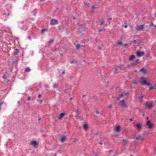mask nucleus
Listing matches in <instances>:
<instances>
[{"label": "nucleus", "mask_w": 156, "mask_h": 156, "mask_svg": "<svg viewBox=\"0 0 156 156\" xmlns=\"http://www.w3.org/2000/svg\"><path fill=\"white\" fill-rule=\"evenodd\" d=\"M85 96V95H83V97H84Z\"/></svg>", "instance_id": "obj_63"}, {"label": "nucleus", "mask_w": 156, "mask_h": 156, "mask_svg": "<svg viewBox=\"0 0 156 156\" xmlns=\"http://www.w3.org/2000/svg\"><path fill=\"white\" fill-rule=\"evenodd\" d=\"M104 21H103L101 23V25H103L104 24Z\"/></svg>", "instance_id": "obj_40"}, {"label": "nucleus", "mask_w": 156, "mask_h": 156, "mask_svg": "<svg viewBox=\"0 0 156 156\" xmlns=\"http://www.w3.org/2000/svg\"><path fill=\"white\" fill-rule=\"evenodd\" d=\"M137 63L135 61L134 62L131 63H130V66H135L137 64Z\"/></svg>", "instance_id": "obj_21"}, {"label": "nucleus", "mask_w": 156, "mask_h": 156, "mask_svg": "<svg viewBox=\"0 0 156 156\" xmlns=\"http://www.w3.org/2000/svg\"><path fill=\"white\" fill-rule=\"evenodd\" d=\"M96 8V7L94 6H92V9H94Z\"/></svg>", "instance_id": "obj_43"}, {"label": "nucleus", "mask_w": 156, "mask_h": 156, "mask_svg": "<svg viewBox=\"0 0 156 156\" xmlns=\"http://www.w3.org/2000/svg\"><path fill=\"white\" fill-rule=\"evenodd\" d=\"M76 17H73V19H76Z\"/></svg>", "instance_id": "obj_58"}, {"label": "nucleus", "mask_w": 156, "mask_h": 156, "mask_svg": "<svg viewBox=\"0 0 156 156\" xmlns=\"http://www.w3.org/2000/svg\"><path fill=\"white\" fill-rule=\"evenodd\" d=\"M58 23V21L57 20L54 19H52L50 21V24L51 25H55Z\"/></svg>", "instance_id": "obj_7"}, {"label": "nucleus", "mask_w": 156, "mask_h": 156, "mask_svg": "<svg viewBox=\"0 0 156 156\" xmlns=\"http://www.w3.org/2000/svg\"><path fill=\"white\" fill-rule=\"evenodd\" d=\"M154 154H156V147H155L154 148Z\"/></svg>", "instance_id": "obj_35"}, {"label": "nucleus", "mask_w": 156, "mask_h": 156, "mask_svg": "<svg viewBox=\"0 0 156 156\" xmlns=\"http://www.w3.org/2000/svg\"><path fill=\"white\" fill-rule=\"evenodd\" d=\"M118 44L121 45H123L122 44V43L121 42H120L118 43Z\"/></svg>", "instance_id": "obj_32"}, {"label": "nucleus", "mask_w": 156, "mask_h": 156, "mask_svg": "<svg viewBox=\"0 0 156 156\" xmlns=\"http://www.w3.org/2000/svg\"><path fill=\"white\" fill-rule=\"evenodd\" d=\"M65 113H61L59 116V119H60L62 118L65 115Z\"/></svg>", "instance_id": "obj_17"}, {"label": "nucleus", "mask_w": 156, "mask_h": 156, "mask_svg": "<svg viewBox=\"0 0 156 156\" xmlns=\"http://www.w3.org/2000/svg\"><path fill=\"white\" fill-rule=\"evenodd\" d=\"M146 85H147L148 86H151V84L150 83H147V84Z\"/></svg>", "instance_id": "obj_37"}, {"label": "nucleus", "mask_w": 156, "mask_h": 156, "mask_svg": "<svg viewBox=\"0 0 156 156\" xmlns=\"http://www.w3.org/2000/svg\"><path fill=\"white\" fill-rule=\"evenodd\" d=\"M75 112H76V115L78 116L79 115L78 109H77L76 111H75Z\"/></svg>", "instance_id": "obj_25"}, {"label": "nucleus", "mask_w": 156, "mask_h": 156, "mask_svg": "<svg viewBox=\"0 0 156 156\" xmlns=\"http://www.w3.org/2000/svg\"><path fill=\"white\" fill-rule=\"evenodd\" d=\"M122 27H124L125 28H126L127 27V25H123Z\"/></svg>", "instance_id": "obj_34"}, {"label": "nucleus", "mask_w": 156, "mask_h": 156, "mask_svg": "<svg viewBox=\"0 0 156 156\" xmlns=\"http://www.w3.org/2000/svg\"><path fill=\"white\" fill-rule=\"evenodd\" d=\"M58 28L59 30H62L63 29V28L61 26H59L58 27Z\"/></svg>", "instance_id": "obj_28"}, {"label": "nucleus", "mask_w": 156, "mask_h": 156, "mask_svg": "<svg viewBox=\"0 0 156 156\" xmlns=\"http://www.w3.org/2000/svg\"><path fill=\"white\" fill-rule=\"evenodd\" d=\"M18 52L19 51L17 49H15V51L14 52V55H16L18 53Z\"/></svg>", "instance_id": "obj_22"}, {"label": "nucleus", "mask_w": 156, "mask_h": 156, "mask_svg": "<svg viewBox=\"0 0 156 156\" xmlns=\"http://www.w3.org/2000/svg\"><path fill=\"white\" fill-rule=\"evenodd\" d=\"M99 144H100L101 145H102V143L101 142H100L99 143Z\"/></svg>", "instance_id": "obj_49"}, {"label": "nucleus", "mask_w": 156, "mask_h": 156, "mask_svg": "<svg viewBox=\"0 0 156 156\" xmlns=\"http://www.w3.org/2000/svg\"><path fill=\"white\" fill-rule=\"evenodd\" d=\"M40 1L41 2H42V1H45V0H40Z\"/></svg>", "instance_id": "obj_51"}, {"label": "nucleus", "mask_w": 156, "mask_h": 156, "mask_svg": "<svg viewBox=\"0 0 156 156\" xmlns=\"http://www.w3.org/2000/svg\"><path fill=\"white\" fill-rule=\"evenodd\" d=\"M127 45V43H126V44H124L123 45L125 47H126Z\"/></svg>", "instance_id": "obj_45"}, {"label": "nucleus", "mask_w": 156, "mask_h": 156, "mask_svg": "<svg viewBox=\"0 0 156 156\" xmlns=\"http://www.w3.org/2000/svg\"><path fill=\"white\" fill-rule=\"evenodd\" d=\"M140 83L142 85H145L147 84V81L145 77H142L141 78Z\"/></svg>", "instance_id": "obj_6"}, {"label": "nucleus", "mask_w": 156, "mask_h": 156, "mask_svg": "<svg viewBox=\"0 0 156 156\" xmlns=\"http://www.w3.org/2000/svg\"><path fill=\"white\" fill-rule=\"evenodd\" d=\"M99 48V49L100 50V49H101V48L100 47H99L98 48Z\"/></svg>", "instance_id": "obj_56"}, {"label": "nucleus", "mask_w": 156, "mask_h": 156, "mask_svg": "<svg viewBox=\"0 0 156 156\" xmlns=\"http://www.w3.org/2000/svg\"><path fill=\"white\" fill-rule=\"evenodd\" d=\"M144 105L148 109H151L154 106L152 101H146Z\"/></svg>", "instance_id": "obj_1"}, {"label": "nucleus", "mask_w": 156, "mask_h": 156, "mask_svg": "<svg viewBox=\"0 0 156 156\" xmlns=\"http://www.w3.org/2000/svg\"><path fill=\"white\" fill-rule=\"evenodd\" d=\"M146 124L148 126L149 129L153 127V124L151 123L150 121H148L146 122Z\"/></svg>", "instance_id": "obj_9"}, {"label": "nucleus", "mask_w": 156, "mask_h": 156, "mask_svg": "<svg viewBox=\"0 0 156 156\" xmlns=\"http://www.w3.org/2000/svg\"><path fill=\"white\" fill-rule=\"evenodd\" d=\"M94 99L96 100L97 99V98L96 96H94Z\"/></svg>", "instance_id": "obj_44"}, {"label": "nucleus", "mask_w": 156, "mask_h": 156, "mask_svg": "<svg viewBox=\"0 0 156 156\" xmlns=\"http://www.w3.org/2000/svg\"><path fill=\"white\" fill-rule=\"evenodd\" d=\"M129 121H133V119H129Z\"/></svg>", "instance_id": "obj_46"}, {"label": "nucleus", "mask_w": 156, "mask_h": 156, "mask_svg": "<svg viewBox=\"0 0 156 156\" xmlns=\"http://www.w3.org/2000/svg\"><path fill=\"white\" fill-rule=\"evenodd\" d=\"M128 93L123 92L119 95V97L117 98V99L119 100L120 98H126L128 96Z\"/></svg>", "instance_id": "obj_3"}, {"label": "nucleus", "mask_w": 156, "mask_h": 156, "mask_svg": "<svg viewBox=\"0 0 156 156\" xmlns=\"http://www.w3.org/2000/svg\"><path fill=\"white\" fill-rule=\"evenodd\" d=\"M65 73V70H64L62 73V74H64Z\"/></svg>", "instance_id": "obj_54"}, {"label": "nucleus", "mask_w": 156, "mask_h": 156, "mask_svg": "<svg viewBox=\"0 0 156 156\" xmlns=\"http://www.w3.org/2000/svg\"><path fill=\"white\" fill-rule=\"evenodd\" d=\"M140 71L143 73L144 74H145L147 73V70L146 69L143 68L140 70Z\"/></svg>", "instance_id": "obj_11"}, {"label": "nucleus", "mask_w": 156, "mask_h": 156, "mask_svg": "<svg viewBox=\"0 0 156 156\" xmlns=\"http://www.w3.org/2000/svg\"><path fill=\"white\" fill-rule=\"evenodd\" d=\"M118 68H119L120 70H122V69L121 66H119L117 67H115V68H113V69H114L115 70L114 71V73L115 74H117L118 73Z\"/></svg>", "instance_id": "obj_8"}, {"label": "nucleus", "mask_w": 156, "mask_h": 156, "mask_svg": "<svg viewBox=\"0 0 156 156\" xmlns=\"http://www.w3.org/2000/svg\"><path fill=\"white\" fill-rule=\"evenodd\" d=\"M56 50H57V48H55L54 49H52V50L53 51H56Z\"/></svg>", "instance_id": "obj_33"}, {"label": "nucleus", "mask_w": 156, "mask_h": 156, "mask_svg": "<svg viewBox=\"0 0 156 156\" xmlns=\"http://www.w3.org/2000/svg\"><path fill=\"white\" fill-rule=\"evenodd\" d=\"M73 98H70V101H71L73 100Z\"/></svg>", "instance_id": "obj_50"}, {"label": "nucleus", "mask_w": 156, "mask_h": 156, "mask_svg": "<svg viewBox=\"0 0 156 156\" xmlns=\"http://www.w3.org/2000/svg\"><path fill=\"white\" fill-rule=\"evenodd\" d=\"M147 119H149V117H147L146 118Z\"/></svg>", "instance_id": "obj_59"}, {"label": "nucleus", "mask_w": 156, "mask_h": 156, "mask_svg": "<svg viewBox=\"0 0 156 156\" xmlns=\"http://www.w3.org/2000/svg\"><path fill=\"white\" fill-rule=\"evenodd\" d=\"M102 30H104L105 31V29H103V30H102V29H100L99 30V32H100L101 31H102Z\"/></svg>", "instance_id": "obj_36"}, {"label": "nucleus", "mask_w": 156, "mask_h": 156, "mask_svg": "<svg viewBox=\"0 0 156 156\" xmlns=\"http://www.w3.org/2000/svg\"><path fill=\"white\" fill-rule=\"evenodd\" d=\"M136 83V82H133V84H135V83Z\"/></svg>", "instance_id": "obj_52"}, {"label": "nucleus", "mask_w": 156, "mask_h": 156, "mask_svg": "<svg viewBox=\"0 0 156 156\" xmlns=\"http://www.w3.org/2000/svg\"><path fill=\"white\" fill-rule=\"evenodd\" d=\"M31 98L30 97H29L28 98L27 100L28 101L30 100Z\"/></svg>", "instance_id": "obj_41"}, {"label": "nucleus", "mask_w": 156, "mask_h": 156, "mask_svg": "<svg viewBox=\"0 0 156 156\" xmlns=\"http://www.w3.org/2000/svg\"><path fill=\"white\" fill-rule=\"evenodd\" d=\"M156 86H152V87H150V90H152V89H155V88L156 87Z\"/></svg>", "instance_id": "obj_26"}, {"label": "nucleus", "mask_w": 156, "mask_h": 156, "mask_svg": "<svg viewBox=\"0 0 156 156\" xmlns=\"http://www.w3.org/2000/svg\"><path fill=\"white\" fill-rule=\"evenodd\" d=\"M131 42H134V43H136V40H134L133 41H131Z\"/></svg>", "instance_id": "obj_42"}, {"label": "nucleus", "mask_w": 156, "mask_h": 156, "mask_svg": "<svg viewBox=\"0 0 156 156\" xmlns=\"http://www.w3.org/2000/svg\"><path fill=\"white\" fill-rule=\"evenodd\" d=\"M119 105L123 107H125L127 108H128V106L125 102L124 100H122L119 101Z\"/></svg>", "instance_id": "obj_4"}, {"label": "nucleus", "mask_w": 156, "mask_h": 156, "mask_svg": "<svg viewBox=\"0 0 156 156\" xmlns=\"http://www.w3.org/2000/svg\"><path fill=\"white\" fill-rule=\"evenodd\" d=\"M144 24H143L140 25H137L136 27V30L137 31H144Z\"/></svg>", "instance_id": "obj_2"}, {"label": "nucleus", "mask_w": 156, "mask_h": 156, "mask_svg": "<svg viewBox=\"0 0 156 156\" xmlns=\"http://www.w3.org/2000/svg\"><path fill=\"white\" fill-rule=\"evenodd\" d=\"M30 70L29 68L27 67L25 69V71L26 72H29Z\"/></svg>", "instance_id": "obj_24"}, {"label": "nucleus", "mask_w": 156, "mask_h": 156, "mask_svg": "<svg viewBox=\"0 0 156 156\" xmlns=\"http://www.w3.org/2000/svg\"><path fill=\"white\" fill-rule=\"evenodd\" d=\"M112 152V151L111 150H110L109 151V152Z\"/></svg>", "instance_id": "obj_62"}, {"label": "nucleus", "mask_w": 156, "mask_h": 156, "mask_svg": "<svg viewBox=\"0 0 156 156\" xmlns=\"http://www.w3.org/2000/svg\"><path fill=\"white\" fill-rule=\"evenodd\" d=\"M130 156H133V155H132V154H130Z\"/></svg>", "instance_id": "obj_64"}, {"label": "nucleus", "mask_w": 156, "mask_h": 156, "mask_svg": "<svg viewBox=\"0 0 156 156\" xmlns=\"http://www.w3.org/2000/svg\"><path fill=\"white\" fill-rule=\"evenodd\" d=\"M9 13H8V16H9Z\"/></svg>", "instance_id": "obj_61"}, {"label": "nucleus", "mask_w": 156, "mask_h": 156, "mask_svg": "<svg viewBox=\"0 0 156 156\" xmlns=\"http://www.w3.org/2000/svg\"><path fill=\"white\" fill-rule=\"evenodd\" d=\"M136 62L137 64L138 63H140V62H139V59H137L135 61Z\"/></svg>", "instance_id": "obj_30"}, {"label": "nucleus", "mask_w": 156, "mask_h": 156, "mask_svg": "<svg viewBox=\"0 0 156 156\" xmlns=\"http://www.w3.org/2000/svg\"><path fill=\"white\" fill-rule=\"evenodd\" d=\"M151 26H154V25H153V23H152L151 24Z\"/></svg>", "instance_id": "obj_57"}, {"label": "nucleus", "mask_w": 156, "mask_h": 156, "mask_svg": "<svg viewBox=\"0 0 156 156\" xmlns=\"http://www.w3.org/2000/svg\"><path fill=\"white\" fill-rule=\"evenodd\" d=\"M123 141L125 143H127L128 142V141L126 139H123Z\"/></svg>", "instance_id": "obj_31"}, {"label": "nucleus", "mask_w": 156, "mask_h": 156, "mask_svg": "<svg viewBox=\"0 0 156 156\" xmlns=\"http://www.w3.org/2000/svg\"><path fill=\"white\" fill-rule=\"evenodd\" d=\"M137 128L139 130H141V125L139 123H137L136 125Z\"/></svg>", "instance_id": "obj_13"}, {"label": "nucleus", "mask_w": 156, "mask_h": 156, "mask_svg": "<svg viewBox=\"0 0 156 156\" xmlns=\"http://www.w3.org/2000/svg\"><path fill=\"white\" fill-rule=\"evenodd\" d=\"M140 96L141 98L144 97V95L143 94H141L140 95Z\"/></svg>", "instance_id": "obj_38"}, {"label": "nucleus", "mask_w": 156, "mask_h": 156, "mask_svg": "<svg viewBox=\"0 0 156 156\" xmlns=\"http://www.w3.org/2000/svg\"><path fill=\"white\" fill-rule=\"evenodd\" d=\"M83 128L85 130H87L88 128V125L86 124H84L83 126Z\"/></svg>", "instance_id": "obj_19"}, {"label": "nucleus", "mask_w": 156, "mask_h": 156, "mask_svg": "<svg viewBox=\"0 0 156 156\" xmlns=\"http://www.w3.org/2000/svg\"><path fill=\"white\" fill-rule=\"evenodd\" d=\"M47 30L45 29H43L42 30L41 32L43 34L44 32L47 31Z\"/></svg>", "instance_id": "obj_27"}, {"label": "nucleus", "mask_w": 156, "mask_h": 156, "mask_svg": "<svg viewBox=\"0 0 156 156\" xmlns=\"http://www.w3.org/2000/svg\"><path fill=\"white\" fill-rule=\"evenodd\" d=\"M66 140V136H63L61 139V141L62 142H63L64 141Z\"/></svg>", "instance_id": "obj_18"}, {"label": "nucleus", "mask_w": 156, "mask_h": 156, "mask_svg": "<svg viewBox=\"0 0 156 156\" xmlns=\"http://www.w3.org/2000/svg\"><path fill=\"white\" fill-rule=\"evenodd\" d=\"M107 20L109 21V20H112V18H108L107 19Z\"/></svg>", "instance_id": "obj_39"}, {"label": "nucleus", "mask_w": 156, "mask_h": 156, "mask_svg": "<svg viewBox=\"0 0 156 156\" xmlns=\"http://www.w3.org/2000/svg\"><path fill=\"white\" fill-rule=\"evenodd\" d=\"M30 145L33 146L35 147H36L38 145V143L35 141H32L30 142Z\"/></svg>", "instance_id": "obj_5"}, {"label": "nucleus", "mask_w": 156, "mask_h": 156, "mask_svg": "<svg viewBox=\"0 0 156 156\" xmlns=\"http://www.w3.org/2000/svg\"><path fill=\"white\" fill-rule=\"evenodd\" d=\"M28 38L29 39H30V37H29V36L28 37Z\"/></svg>", "instance_id": "obj_55"}, {"label": "nucleus", "mask_w": 156, "mask_h": 156, "mask_svg": "<svg viewBox=\"0 0 156 156\" xmlns=\"http://www.w3.org/2000/svg\"><path fill=\"white\" fill-rule=\"evenodd\" d=\"M115 131L117 132H119L120 130V127L119 126H118L116 127Z\"/></svg>", "instance_id": "obj_15"}, {"label": "nucleus", "mask_w": 156, "mask_h": 156, "mask_svg": "<svg viewBox=\"0 0 156 156\" xmlns=\"http://www.w3.org/2000/svg\"><path fill=\"white\" fill-rule=\"evenodd\" d=\"M41 94H39V95H38V97H39V98H40V97H41Z\"/></svg>", "instance_id": "obj_53"}, {"label": "nucleus", "mask_w": 156, "mask_h": 156, "mask_svg": "<svg viewBox=\"0 0 156 156\" xmlns=\"http://www.w3.org/2000/svg\"><path fill=\"white\" fill-rule=\"evenodd\" d=\"M59 84L58 83H54L53 85V88H58Z\"/></svg>", "instance_id": "obj_16"}, {"label": "nucleus", "mask_w": 156, "mask_h": 156, "mask_svg": "<svg viewBox=\"0 0 156 156\" xmlns=\"http://www.w3.org/2000/svg\"><path fill=\"white\" fill-rule=\"evenodd\" d=\"M135 59V56L134 55H132L129 58V60L133 61Z\"/></svg>", "instance_id": "obj_14"}, {"label": "nucleus", "mask_w": 156, "mask_h": 156, "mask_svg": "<svg viewBox=\"0 0 156 156\" xmlns=\"http://www.w3.org/2000/svg\"><path fill=\"white\" fill-rule=\"evenodd\" d=\"M54 41V40L53 39H50V41L48 42V43L50 45Z\"/></svg>", "instance_id": "obj_20"}, {"label": "nucleus", "mask_w": 156, "mask_h": 156, "mask_svg": "<svg viewBox=\"0 0 156 156\" xmlns=\"http://www.w3.org/2000/svg\"><path fill=\"white\" fill-rule=\"evenodd\" d=\"M80 44H76V49H78L80 48Z\"/></svg>", "instance_id": "obj_23"}, {"label": "nucleus", "mask_w": 156, "mask_h": 156, "mask_svg": "<svg viewBox=\"0 0 156 156\" xmlns=\"http://www.w3.org/2000/svg\"><path fill=\"white\" fill-rule=\"evenodd\" d=\"M145 54V52H140L138 51L137 52V56L138 57L143 56Z\"/></svg>", "instance_id": "obj_10"}, {"label": "nucleus", "mask_w": 156, "mask_h": 156, "mask_svg": "<svg viewBox=\"0 0 156 156\" xmlns=\"http://www.w3.org/2000/svg\"><path fill=\"white\" fill-rule=\"evenodd\" d=\"M96 113L97 114H98L99 113V112L98 111H96Z\"/></svg>", "instance_id": "obj_48"}, {"label": "nucleus", "mask_w": 156, "mask_h": 156, "mask_svg": "<svg viewBox=\"0 0 156 156\" xmlns=\"http://www.w3.org/2000/svg\"><path fill=\"white\" fill-rule=\"evenodd\" d=\"M154 16L156 17V13L155 14Z\"/></svg>", "instance_id": "obj_60"}, {"label": "nucleus", "mask_w": 156, "mask_h": 156, "mask_svg": "<svg viewBox=\"0 0 156 156\" xmlns=\"http://www.w3.org/2000/svg\"><path fill=\"white\" fill-rule=\"evenodd\" d=\"M112 107V105H110V106H108V107L110 108H111V107Z\"/></svg>", "instance_id": "obj_47"}, {"label": "nucleus", "mask_w": 156, "mask_h": 156, "mask_svg": "<svg viewBox=\"0 0 156 156\" xmlns=\"http://www.w3.org/2000/svg\"><path fill=\"white\" fill-rule=\"evenodd\" d=\"M74 62H75V63H77V62L76 61H71L70 62V63L72 64V63H73Z\"/></svg>", "instance_id": "obj_29"}, {"label": "nucleus", "mask_w": 156, "mask_h": 156, "mask_svg": "<svg viewBox=\"0 0 156 156\" xmlns=\"http://www.w3.org/2000/svg\"><path fill=\"white\" fill-rule=\"evenodd\" d=\"M135 138L136 139L139 140H140L141 142L144 140V138L141 137V136L139 135L138 137H136Z\"/></svg>", "instance_id": "obj_12"}]
</instances>
